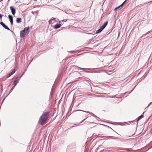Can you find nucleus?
<instances>
[{
    "mask_svg": "<svg viewBox=\"0 0 152 152\" xmlns=\"http://www.w3.org/2000/svg\"><path fill=\"white\" fill-rule=\"evenodd\" d=\"M126 0H125L124 2L121 4L120 6H119L115 8L114 10H116L117 9H118L119 8H120V7H122L123 6V5H124V3H125V2H126Z\"/></svg>",
    "mask_w": 152,
    "mask_h": 152,
    "instance_id": "nucleus-10",
    "label": "nucleus"
},
{
    "mask_svg": "<svg viewBox=\"0 0 152 152\" xmlns=\"http://www.w3.org/2000/svg\"><path fill=\"white\" fill-rule=\"evenodd\" d=\"M29 27L28 26L26 27L25 28L24 30H22V31H23L24 32H25V33L26 34H28L29 33Z\"/></svg>",
    "mask_w": 152,
    "mask_h": 152,
    "instance_id": "nucleus-3",
    "label": "nucleus"
},
{
    "mask_svg": "<svg viewBox=\"0 0 152 152\" xmlns=\"http://www.w3.org/2000/svg\"><path fill=\"white\" fill-rule=\"evenodd\" d=\"M55 21V20L54 19H51L49 21V23H50L51 24L54 23V22Z\"/></svg>",
    "mask_w": 152,
    "mask_h": 152,
    "instance_id": "nucleus-12",
    "label": "nucleus"
},
{
    "mask_svg": "<svg viewBox=\"0 0 152 152\" xmlns=\"http://www.w3.org/2000/svg\"><path fill=\"white\" fill-rule=\"evenodd\" d=\"M21 22V18H17L16 19V22L17 23H20Z\"/></svg>",
    "mask_w": 152,
    "mask_h": 152,
    "instance_id": "nucleus-11",
    "label": "nucleus"
},
{
    "mask_svg": "<svg viewBox=\"0 0 152 152\" xmlns=\"http://www.w3.org/2000/svg\"><path fill=\"white\" fill-rule=\"evenodd\" d=\"M102 30H103V29L100 27V29H99L98 30H97V31H96V33H99L101 32Z\"/></svg>",
    "mask_w": 152,
    "mask_h": 152,
    "instance_id": "nucleus-13",
    "label": "nucleus"
},
{
    "mask_svg": "<svg viewBox=\"0 0 152 152\" xmlns=\"http://www.w3.org/2000/svg\"><path fill=\"white\" fill-rule=\"evenodd\" d=\"M3 15H1V14H0V18H1H1Z\"/></svg>",
    "mask_w": 152,
    "mask_h": 152,
    "instance_id": "nucleus-19",
    "label": "nucleus"
},
{
    "mask_svg": "<svg viewBox=\"0 0 152 152\" xmlns=\"http://www.w3.org/2000/svg\"><path fill=\"white\" fill-rule=\"evenodd\" d=\"M107 22H106L100 27L103 30L107 24Z\"/></svg>",
    "mask_w": 152,
    "mask_h": 152,
    "instance_id": "nucleus-9",
    "label": "nucleus"
},
{
    "mask_svg": "<svg viewBox=\"0 0 152 152\" xmlns=\"http://www.w3.org/2000/svg\"><path fill=\"white\" fill-rule=\"evenodd\" d=\"M10 9L11 10L12 15H15L16 12V10L12 6H11L10 7Z\"/></svg>",
    "mask_w": 152,
    "mask_h": 152,
    "instance_id": "nucleus-4",
    "label": "nucleus"
},
{
    "mask_svg": "<svg viewBox=\"0 0 152 152\" xmlns=\"http://www.w3.org/2000/svg\"><path fill=\"white\" fill-rule=\"evenodd\" d=\"M50 114L48 112H44L39 118V123L43 125L47 122V120L49 117Z\"/></svg>",
    "mask_w": 152,
    "mask_h": 152,
    "instance_id": "nucleus-1",
    "label": "nucleus"
},
{
    "mask_svg": "<svg viewBox=\"0 0 152 152\" xmlns=\"http://www.w3.org/2000/svg\"><path fill=\"white\" fill-rule=\"evenodd\" d=\"M143 115H140V116H139L138 118V119L137 120V121H139L141 118H142L143 117Z\"/></svg>",
    "mask_w": 152,
    "mask_h": 152,
    "instance_id": "nucleus-14",
    "label": "nucleus"
},
{
    "mask_svg": "<svg viewBox=\"0 0 152 152\" xmlns=\"http://www.w3.org/2000/svg\"><path fill=\"white\" fill-rule=\"evenodd\" d=\"M37 0H34V1H36Z\"/></svg>",
    "mask_w": 152,
    "mask_h": 152,
    "instance_id": "nucleus-20",
    "label": "nucleus"
},
{
    "mask_svg": "<svg viewBox=\"0 0 152 152\" xmlns=\"http://www.w3.org/2000/svg\"><path fill=\"white\" fill-rule=\"evenodd\" d=\"M88 119L89 120H90V118H88V117H87L86 118V119H84L82 122L83 121H85L86 119Z\"/></svg>",
    "mask_w": 152,
    "mask_h": 152,
    "instance_id": "nucleus-18",
    "label": "nucleus"
},
{
    "mask_svg": "<svg viewBox=\"0 0 152 152\" xmlns=\"http://www.w3.org/2000/svg\"><path fill=\"white\" fill-rule=\"evenodd\" d=\"M18 82V81L17 80H15L13 82L14 84V87L15 86L16 84Z\"/></svg>",
    "mask_w": 152,
    "mask_h": 152,
    "instance_id": "nucleus-15",
    "label": "nucleus"
},
{
    "mask_svg": "<svg viewBox=\"0 0 152 152\" xmlns=\"http://www.w3.org/2000/svg\"><path fill=\"white\" fill-rule=\"evenodd\" d=\"M26 34L23 31H21L20 32V37L21 38H23L25 37Z\"/></svg>",
    "mask_w": 152,
    "mask_h": 152,
    "instance_id": "nucleus-6",
    "label": "nucleus"
},
{
    "mask_svg": "<svg viewBox=\"0 0 152 152\" xmlns=\"http://www.w3.org/2000/svg\"><path fill=\"white\" fill-rule=\"evenodd\" d=\"M92 121L90 120V121H88L86 122V123H93V122H92Z\"/></svg>",
    "mask_w": 152,
    "mask_h": 152,
    "instance_id": "nucleus-17",
    "label": "nucleus"
},
{
    "mask_svg": "<svg viewBox=\"0 0 152 152\" xmlns=\"http://www.w3.org/2000/svg\"><path fill=\"white\" fill-rule=\"evenodd\" d=\"M8 17L11 22V25H13V20L12 17L11 15H10L8 16Z\"/></svg>",
    "mask_w": 152,
    "mask_h": 152,
    "instance_id": "nucleus-5",
    "label": "nucleus"
},
{
    "mask_svg": "<svg viewBox=\"0 0 152 152\" xmlns=\"http://www.w3.org/2000/svg\"><path fill=\"white\" fill-rule=\"evenodd\" d=\"M61 26V24L57 23L53 27L55 28H59Z\"/></svg>",
    "mask_w": 152,
    "mask_h": 152,
    "instance_id": "nucleus-7",
    "label": "nucleus"
},
{
    "mask_svg": "<svg viewBox=\"0 0 152 152\" xmlns=\"http://www.w3.org/2000/svg\"><path fill=\"white\" fill-rule=\"evenodd\" d=\"M15 72V69H14L10 73L8 74L7 77H9L10 76L12 75Z\"/></svg>",
    "mask_w": 152,
    "mask_h": 152,
    "instance_id": "nucleus-8",
    "label": "nucleus"
},
{
    "mask_svg": "<svg viewBox=\"0 0 152 152\" xmlns=\"http://www.w3.org/2000/svg\"><path fill=\"white\" fill-rule=\"evenodd\" d=\"M0 24L2 26L6 29H7L8 30H10V28H8V27L3 22H1L0 23Z\"/></svg>",
    "mask_w": 152,
    "mask_h": 152,
    "instance_id": "nucleus-2",
    "label": "nucleus"
},
{
    "mask_svg": "<svg viewBox=\"0 0 152 152\" xmlns=\"http://www.w3.org/2000/svg\"><path fill=\"white\" fill-rule=\"evenodd\" d=\"M67 19H64L63 20H61V21H60V23H61V24H62V22H66L67 21Z\"/></svg>",
    "mask_w": 152,
    "mask_h": 152,
    "instance_id": "nucleus-16",
    "label": "nucleus"
}]
</instances>
